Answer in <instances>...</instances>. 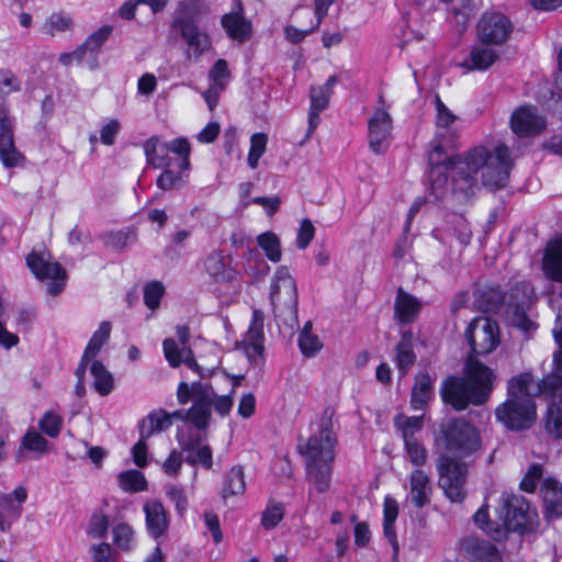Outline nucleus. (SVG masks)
<instances>
[{
  "label": "nucleus",
  "mask_w": 562,
  "mask_h": 562,
  "mask_svg": "<svg viewBox=\"0 0 562 562\" xmlns=\"http://www.w3.org/2000/svg\"><path fill=\"white\" fill-rule=\"evenodd\" d=\"M453 145V140L441 132L430 143L429 182L436 199H441L447 188L469 195L476 186L477 175L482 184L491 190L506 187L513 168L507 146L501 144L493 150L481 146L472 148L464 156H448L447 150Z\"/></svg>",
  "instance_id": "f257e3e1"
},
{
  "label": "nucleus",
  "mask_w": 562,
  "mask_h": 562,
  "mask_svg": "<svg viewBox=\"0 0 562 562\" xmlns=\"http://www.w3.org/2000/svg\"><path fill=\"white\" fill-rule=\"evenodd\" d=\"M560 350L553 355L554 371L540 381L528 372L513 376L507 383V397L495 408V418L507 430L529 429L537 419L535 396L562 400V315L557 316L552 329Z\"/></svg>",
  "instance_id": "f03ea898"
},
{
  "label": "nucleus",
  "mask_w": 562,
  "mask_h": 562,
  "mask_svg": "<svg viewBox=\"0 0 562 562\" xmlns=\"http://www.w3.org/2000/svg\"><path fill=\"white\" fill-rule=\"evenodd\" d=\"M495 375L481 362L470 368L469 379L459 375L447 376L440 385L442 402L454 411L461 412L472 405L485 403L492 392Z\"/></svg>",
  "instance_id": "7ed1b4c3"
},
{
  "label": "nucleus",
  "mask_w": 562,
  "mask_h": 562,
  "mask_svg": "<svg viewBox=\"0 0 562 562\" xmlns=\"http://www.w3.org/2000/svg\"><path fill=\"white\" fill-rule=\"evenodd\" d=\"M435 442L448 453L472 454L481 447L477 428L462 417L442 420L435 430Z\"/></svg>",
  "instance_id": "20e7f679"
},
{
  "label": "nucleus",
  "mask_w": 562,
  "mask_h": 562,
  "mask_svg": "<svg viewBox=\"0 0 562 562\" xmlns=\"http://www.w3.org/2000/svg\"><path fill=\"white\" fill-rule=\"evenodd\" d=\"M212 403L193 401L188 411H183L181 420H189L193 427L178 432V441L187 457H212V449L205 437V428L211 419Z\"/></svg>",
  "instance_id": "39448f33"
},
{
  "label": "nucleus",
  "mask_w": 562,
  "mask_h": 562,
  "mask_svg": "<svg viewBox=\"0 0 562 562\" xmlns=\"http://www.w3.org/2000/svg\"><path fill=\"white\" fill-rule=\"evenodd\" d=\"M270 302L276 318L291 327L299 325L296 283L284 266H280L272 278Z\"/></svg>",
  "instance_id": "423d86ee"
},
{
  "label": "nucleus",
  "mask_w": 562,
  "mask_h": 562,
  "mask_svg": "<svg viewBox=\"0 0 562 562\" xmlns=\"http://www.w3.org/2000/svg\"><path fill=\"white\" fill-rule=\"evenodd\" d=\"M146 161L153 168H165L172 165L169 153L178 156V167L181 171L190 168L191 146L187 138L178 137L164 142L159 136H151L143 144Z\"/></svg>",
  "instance_id": "0eeeda50"
},
{
  "label": "nucleus",
  "mask_w": 562,
  "mask_h": 562,
  "mask_svg": "<svg viewBox=\"0 0 562 562\" xmlns=\"http://www.w3.org/2000/svg\"><path fill=\"white\" fill-rule=\"evenodd\" d=\"M504 516V530L519 533L533 531L538 526V515L529 502L520 495L504 493L501 498Z\"/></svg>",
  "instance_id": "6e6552de"
},
{
  "label": "nucleus",
  "mask_w": 562,
  "mask_h": 562,
  "mask_svg": "<svg viewBox=\"0 0 562 562\" xmlns=\"http://www.w3.org/2000/svg\"><path fill=\"white\" fill-rule=\"evenodd\" d=\"M173 418L182 419L183 409L168 413L159 408L147 414L138 424L139 439L131 449L132 457H147L148 439L169 429Z\"/></svg>",
  "instance_id": "1a4fd4ad"
},
{
  "label": "nucleus",
  "mask_w": 562,
  "mask_h": 562,
  "mask_svg": "<svg viewBox=\"0 0 562 562\" xmlns=\"http://www.w3.org/2000/svg\"><path fill=\"white\" fill-rule=\"evenodd\" d=\"M533 300V289L527 282L517 283L510 289L506 313L510 324L525 333L536 328L533 322L527 315Z\"/></svg>",
  "instance_id": "9d476101"
},
{
  "label": "nucleus",
  "mask_w": 562,
  "mask_h": 562,
  "mask_svg": "<svg viewBox=\"0 0 562 562\" xmlns=\"http://www.w3.org/2000/svg\"><path fill=\"white\" fill-rule=\"evenodd\" d=\"M514 32L512 20L501 12H484L476 24V38L485 45L501 46Z\"/></svg>",
  "instance_id": "9b49d317"
},
{
  "label": "nucleus",
  "mask_w": 562,
  "mask_h": 562,
  "mask_svg": "<svg viewBox=\"0 0 562 562\" xmlns=\"http://www.w3.org/2000/svg\"><path fill=\"white\" fill-rule=\"evenodd\" d=\"M439 486L453 503H461L465 497L464 484L468 467L461 459H440L438 463Z\"/></svg>",
  "instance_id": "f8f14e48"
},
{
  "label": "nucleus",
  "mask_w": 562,
  "mask_h": 562,
  "mask_svg": "<svg viewBox=\"0 0 562 562\" xmlns=\"http://www.w3.org/2000/svg\"><path fill=\"white\" fill-rule=\"evenodd\" d=\"M464 335L472 351L477 356H485L499 345L498 326L487 317H475Z\"/></svg>",
  "instance_id": "ddd939ff"
},
{
  "label": "nucleus",
  "mask_w": 562,
  "mask_h": 562,
  "mask_svg": "<svg viewBox=\"0 0 562 562\" xmlns=\"http://www.w3.org/2000/svg\"><path fill=\"white\" fill-rule=\"evenodd\" d=\"M26 265L38 280H49L47 292L55 296L65 288L67 273L58 262H52L35 251L26 257Z\"/></svg>",
  "instance_id": "4468645a"
},
{
  "label": "nucleus",
  "mask_w": 562,
  "mask_h": 562,
  "mask_svg": "<svg viewBox=\"0 0 562 562\" xmlns=\"http://www.w3.org/2000/svg\"><path fill=\"white\" fill-rule=\"evenodd\" d=\"M392 127L390 113L383 108L375 109L368 121L369 147L374 154L381 155L389 149Z\"/></svg>",
  "instance_id": "2eb2a0df"
},
{
  "label": "nucleus",
  "mask_w": 562,
  "mask_h": 562,
  "mask_svg": "<svg viewBox=\"0 0 562 562\" xmlns=\"http://www.w3.org/2000/svg\"><path fill=\"white\" fill-rule=\"evenodd\" d=\"M337 443L330 419H322L317 432L313 434L305 445L299 443L297 449L305 457H334Z\"/></svg>",
  "instance_id": "dca6fc26"
},
{
  "label": "nucleus",
  "mask_w": 562,
  "mask_h": 562,
  "mask_svg": "<svg viewBox=\"0 0 562 562\" xmlns=\"http://www.w3.org/2000/svg\"><path fill=\"white\" fill-rule=\"evenodd\" d=\"M394 427L401 432L408 457H425L426 450L417 438L424 427V415L398 414L394 417Z\"/></svg>",
  "instance_id": "f3484780"
},
{
  "label": "nucleus",
  "mask_w": 562,
  "mask_h": 562,
  "mask_svg": "<svg viewBox=\"0 0 562 562\" xmlns=\"http://www.w3.org/2000/svg\"><path fill=\"white\" fill-rule=\"evenodd\" d=\"M510 127L520 137L533 136L544 130L546 120L535 106L521 105L513 112Z\"/></svg>",
  "instance_id": "a211bd4d"
},
{
  "label": "nucleus",
  "mask_w": 562,
  "mask_h": 562,
  "mask_svg": "<svg viewBox=\"0 0 562 562\" xmlns=\"http://www.w3.org/2000/svg\"><path fill=\"white\" fill-rule=\"evenodd\" d=\"M180 31V35L187 44L186 57L198 61L202 55L212 46L209 34L201 31L198 24L188 21H181V24L173 25Z\"/></svg>",
  "instance_id": "6ab92c4d"
},
{
  "label": "nucleus",
  "mask_w": 562,
  "mask_h": 562,
  "mask_svg": "<svg viewBox=\"0 0 562 562\" xmlns=\"http://www.w3.org/2000/svg\"><path fill=\"white\" fill-rule=\"evenodd\" d=\"M221 24L227 36L238 43H245L251 36V23L245 18L240 0H234L232 11L222 16Z\"/></svg>",
  "instance_id": "aec40b11"
},
{
  "label": "nucleus",
  "mask_w": 562,
  "mask_h": 562,
  "mask_svg": "<svg viewBox=\"0 0 562 562\" xmlns=\"http://www.w3.org/2000/svg\"><path fill=\"white\" fill-rule=\"evenodd\" d=\"M23 159L14 144L13 125L9 114L0 110V160L5 168H14L20 166Z\"/></svg>",
  "instance_id": "412c9836"
},
{
  "label": "nucleus",
  "mask_w": 562,
  "mask_h": 562,
  "mask_svg": "<svg viewBox=\"0 0 562 562\" xmlns=\"http://www.w3.org/2000/svg\"><path fill=\"white\" fill-rule=\"evenodd\" d=\"M494 45L476 44L471 47L469 55L460 63L467 71H484L492 67L499 58Z\"/></svg>",
  "instance_id": "4be33fe9"
},
{
  "label": "nucleus",
  "mask_w": 562,
  "mask_h": 562,
  "mask_svg": "<svg viewBox=\"0 0 562 562\" xmlns=\"http://www.w3.org/2000/svg\"><path fill=\"white\" fill-rule=\"evenodd\" d=\"M461 551L473 562H501L502 558L494 544L475 537H467L461 541Z\"/></svg>",
  "instance_id": "5701e85b"
},
{
  "label": "nucleus",
  "mask_w": 562,
  "mask_h": 562,
  "mask_svg": "<svg viewBox=\"0 0 562 562\" xmlns=\"http://www.w3.org/2000/svg\"><path fill=\"white\" fill-rule=\"evenodd\" d=\"M435 379L427 372L415 375V383L411 393V407L414 411H425L431 400L435 398Z\"/></svg>",
  "instance_id": "b1692460"
},
{
  "label": "nucleus",
  "mask_w": 562,
  "mask_h": 562,
  "mask_svg": "<svg viewBox=\"0 0 562 562\" xmlns=\"http://www.w3.org/2000/svg\"><path fill=\"white\" fill-rule=\"evenodd\" d=\"M331 459H307L305 464L306 479L318 493L328 490L331 479Z\"/></svg>",
  "instance_id": "393cba45"
},
{
  "label": "nucleus",
  "mask_w": 562,
  "mask_h": 562,
  "mask_svg": "<svg viewBox=\"0 0 562 562\" xmlns=\"http://www.w3.org/2000/svg\"><path fill=\"white\" fill-rule=\"evenodd\" d=\"M544 276L562 283V237L548 243L542 259Z\"/></svg>",
  "instance_id": "a878e982"
},
{
  "label": "nucleus",
  "mask_w": 562,
  "mask_h": 562,
  "mask_svg": "<svg viewBox=\"0 0 562 562\" xmlns=\"http://www.w3.org/2000/svg\"><path fill=\"white\" fill-rule=\"evenodd\" d=\"M143 510L146 518V527L148 532L154 537H160L168 528L169 521L164 505L156 499L147 501Z\"/></svg>",
  "instance_id": "bb28decb"
},
{
  "label": "nucleus",
  "mask_w": 562,
  "mask_h": 562,
  "mask_svg": "<svg viewBox=\"0 0 562 562\" xmlns=\"http://www.w3.org/2000/svg\"><path fill=\"white\" fill-rule=\"evenodd\" d=\"M422 308V303L412 294L405 292L402 288L397 290L394 315L402 324H408L414 321Z\"/></svg>",
  "instance_id": "cd10ccee"
},
{
  "label": "nucleus",
  "mask_w": 562,
  "mask_h": 562,
  "mask_svg": "<svg viewBox=\"0 0 562 562\" xmlns=\"http://www.w3.org/2000/svg\"><path fill=\"white\" fill-rule=\"evenodd\" d=\"M412 503L417 507H425L430 503L432 493L429 476L422 470H415L409 480Z\"/></svg>",
  "instance_id": "c85d7f7f"
},
{
  "label": "nucleus",
  "mask_w": 562,
  "mask_h": 562,
  "mask_svg": "<svg viewBox=\"0 0 562 562\" xmlns=\"http://www.w3.org/2000/svg\"><path fill=\"white\" fill-rule=\"evenodd\" d=\"M396 357L395 364L402 376L414 366L416 361V353L414 351V337L411 330L402 333L401 340L395 348Z\"/></svg>",
  "instance_id": "c756f323"
},
{
  "label": "nucleus",
  "mask_w": 562,
  "mask_h": 562,
  "mask_svg": "<svg viewBox=\"0 0 562 562\" xmlns=\"http://www.w3.org/2000/svg\"><path fill=\"white\" fill-rule=\"evenodd\" d=\"M543 502L548 519L562 517V483L554 479L544 481Z\"/></svg>",
  "instance_id": "7c9ffc66"
},
{
  "label": "nucleus",
  "mask_w": 562,
  "mask_h": 562,
  "mask_svg": "<svg viewBox=\"0 0 562 562\" xmlns=\"http://www.w3.org/2000/svg\"><path fill=\"white\" fill-rule=\"evenodd\" d=\"M113 31L111 25H103L95 32L91 33L83 44L79 47L82 49L85 57L89 55V67L93 68L97 65L98 53L102 45L109 40Z\"/></svg>",
  "instance_id": "2f4dec72"
},
{
  "label": "nucleus",
  "mask_w": 562,
  "mask_h": 562,
  "mask_svg": "<svg viewBox=\"0 0 562 562\" xmlns=\"http://www.w3.org/2000/svg\"><path fill=\"white\" fill-rule=\"evenodd\" d=\"M204 269L214 282H229L233 271L226 267L222 250H213L204 259Z\"/></svg>",
  "instance_id": "473e14b6"
},
{
  "label": "nucleus",
  "mask_w": 562,
  "mask_h": 562,
  "mask_svg": "<svg viewBox=\"0 0 562 562\" xmlns=\"http://www.w3.org/2000/svg\"><path fill=\"white\" fill-rule=\"evenodd\" d=\"M209 11L204 0H186L179 3L173 20V25L181 24V21H188L196 24V19Z\"/></svg>",
  "instance_id": "72a5a7b5"
},
{
  "label": "nucleus",
  "mask_w": 562,
  "mask_h": 562,
  "mask_svg": "<svg viewBox=\"0 0 562 562\" xmlns=\"http://www.w3.org/2000/svg\"><path fill=\"white\" fill-rule=\"evenodd\" d=\"M338 83V77L331 75L326 82L322 86L311 87L310 98L311 108L315 110H325L328 106L329 98L333 93L334 87Z\"/></svg>",
  "instance_id": "f704fd0d"
},
{
  "label": "nucleus",
  "mask_w": 562,
  "mask_h": 562,
  "mask_svg": "<svg viewBox=\"0 0 562 562\" xmlns=\"http://www.w3.org/2000/svg\"><path fill=\"white\" fill-rule=\"evenodd\" d=\"M90 372L93 376V387L102 396L109 395L114 386L113 376L110 371L100 362L92 361Z\"/></svg>",
  "instance_id": "c9c22d12"
},
{
  "label": "nucleus",
  "mask_w": 562,
  "mask_h": 562,
  "mask_svg": "<svg viewBox=\"0 0 562 562\" xmlns=\"http://www.w3.org/2000/svg\"><path fill=\"white\" fill-rule=\"evenodd\" d=\"M22 513V507L12 502L10 494H0V531H7L16 521Z\"/></svg>",
  "instance_id": "e433bc0d"
},
{
  "label": "nucleus",
  "mask_w": 562,
  "mask_h": 562,
  "mask_svg": "<svg viewBox=\"0 0 562 562\" xmlns=\"http://www.w3.org/2000/svg\"><path fill=\"white\" fill-rule=\"evenodd\" d=\"M101 238L106 247L121 250L136 239V232L134 228L125 227L119 231L105 232Z\"/></svg>",
  "instance_id": "4c0bfd02"
},
{
  "label": "nucleus",
  "mask_w": 562,
  "mask_h": 562,
  "mask_svg": "<svg viewBox=\"0 0 562 562\" xmlns=\"http://www.w3.org/2000/svg\"><path fill=\"white\" fill-rule=\"evenodd\" d=\"M21 90V80L9 69H0V110L9 114L5 97Z\"/></svg>",
  "instance_id": "58836bf2"
},
{
  "label": "nucleus",
  "mask_w": 562,
  "mask_h": 562,
  "mask_svg": "<svg viewBox=\"0 0 562 562\" xmlns=\"http://www.w3.org/2000/svg\"><path fill=\"white\" fill-rule=\"evenodd\" d=\"M550 401L547 411L546 428L549 434L557 438H562V407L555 404V401L562 404L559 397H546Z\"/></svg>",
  "instance_id": "ea45409f"
},
{
  "label": "nucleus",
  "mask_w": 562,
  "mask_h": 562,
  "mask_svg": "<svg viewBox=\"0 0 562 562\" xmlns=\"http://www.w3.org/2000/svg\"><path fill=\"white\" fill-rule=\"evenodd\" d=\"M245 491L244 470L240 465L233 467L226 476L222 490L223 498L243 494Z\"/></svg>",
  "instance_id": "a19ab883"
},
{
  "label": "nucleus",
  "mask_w": 562,
  "mask_h": 562,
  "mask_svg": "<svg viewBox=\"0 0 562 562\" xmlns=\"http://www.w3.org/2000/svg\"><path fill=\"white\" fill-rule=\"evenodd\" d=\"M111 328L110 322H102L99 325V328L92 334L83 353L94 358L100 352L103 345L109 340Z\"/></svg>",
  "instance_id": "79ce46f5"
},
{
  "label": "nucleus",
  "mask_w": 562,
  "mask_h": 562,
  "mask_svg": "<svg viewBox=\"0 0 562 562\" xmlns=\"http://www.w3.org/2000/svg\"><path fill=\"white\" fill-rule=\"evenodd\" d=\"M258 245L272 262L281 260V245L279 237L272 232H266L257 237Z\"/></svg>",
  "instance_id": "37998d69"
},
{
  "label": "nucleus",
  "mask_w": 562,
  "mask_h": 562,
  "mask_svg": "<svg viewBox=\"0 0 562 562\" xmlns=\"http://www.w3.org/2000/svg\"><path fill=\"white\" fill-rule=\"evenodd\" d=\"M120 486L124 491L139 492L146 490L147 482L142 472L137 470H128L121 472L119 475Z\"/></svg>",
  "instance_id": "c03bdc74"
},
{
  "label": "nucleus",
  "mask_w": 562,
  "mask_h": 562,
  "mask_svg": "<svg viewBox=\"0 0 562 562\" xmlns=\"http://www.w3.org/2000/svg\"><path fill=\"white\" fill-rule=\"evenodd\" d=\"M268 136L265 133H255L250 137V148L248 153V166L251 169L257 168L259 159L266 151Z\"/></svg>",
  "instance_id": "a18cd8bd"
},
{
  "label": "nucleus",
  "mask_w": 562,
  "mask_h": 562,
  "mask_svg": "<svg viewBox=\"0 0 562 562\" xmlns=\"http://www.w3.org/2000/svg\"><path fill=\"white\" fill-rule=\"evenodd\" d=\"M505 296L497 289L483 291L477 300L479 307L485 312H498L504 304Z\"/></svg>",
  "instance_id": "49530a36"
},
{
  "label": "nucleus",
  "mask_w": 562,
  "mask_h": 562,
  "mask_svg": "<svg viewBox=\"0 0 562 562\" xmlns=\"http://www.w3.org/2000/svg\"><path fill=\"white\" fill-rule=\"evenodd\" d=\"M285 509L281 503H273L261 514V525L266 530L274 529L284 518Z\"/></svg>",
  "instance_id": "de8ad7c7"
},
{
  "label": "nucleus",
  "mask_w": 562,
  "mask_h": 562,
  "mask_svg": "<svg viewBox=\"0 0 562 562\" xmlns=\"http://www.w3.org/2000/svg\"><path fill=\"white\" fill-rule=\"evenodd\" d=\"M297 345L303 356L307 358L314 357L323 348L318 336L306 331L299 333Z\"/></svg>",
  "instance_id": "09e8293b"
},
{
  "label": "nucleus",
  "mask_w": 562,
  "mask_h": 562,
  "mask_svg": "<svg viewBox=\"0 0 562 562\" xmlns=\"http://www.w3.org/2000/svg\"><path fill=\"white\" fill-rule=\"evenodd\" d=\"M113 541L122 550H131L134 543V531L132 527L125 522L114 525L112 529Z\"/></svg>",
  "instance_id": "8fccbe9b"
},
{
  "label": "nucleus",
  "mask_w": 562,
  "mask_h": 562,
  "mask_svg": "<svg viewBox=\"0 0 562 562\" xmlns=\"http://www.w3.org/2000/svg\"><path fill=\"white\" fill-rule=\"evenodd\" d=\"M263 323L265 315L260 310H254L251 322L248 327L246 337L244 341H255V342H263L265 333H263Z\"/></svg>",
  "instance_id": "3c124183"
},
{
  "label": "nucleus",
  "mask_w": 562,
  "mask_h": 562,
  "mask_svg": "<svg viewBox=\"0 0 562 562\" xmlns=\"http://www.w3.org/2000/svg\"><path fill=\"white\" fill-rule=\"evenodd\" d=\"M47 440L35 429H30L21 440L20 449L32 452L44 453L46 451Z\"/></svg>",
  "instance_id": "603ef678"
},
{
  "label": "nucleus",
  "mask_w": 562,
  "mask_h": 562,
  "mask_svg": "<svg viewBox=\"0 0 562 562\" xmlns=\"http://www.w3.org/2000/svg\"><path fill=\"white\" fill-rule=\"evenodd\" d=\"M165 294V286L159 281H151L144 288V303L149 310H156L162 295Z\"/></svg>",
  "instance_id": "864d4df0"
},
{
  "label": "nucleus",
  "mask_w": 562,
  "mask_h": 562,
  "mask_svg": "<svg viewBox=\"0 0 562 562\" xmlns=\"http://www.w3.org/2000/svg\"><path fill=\"white\" fill-rule=\"evenodd\" d=\"M451 229L461 246L465 247L471 243L472 231L469 222L463 216L457 215L453 217Z\"/></svg>",
  "instance_id": "5fc2aeb1"
},
{
  "label": "nucleus",
  "mask_w": 562,
  "mask_h": 562,
  "mask_svg": "<svg viewBox=\"0 0 562 562\" xmlns=\"http://www.w3.org/2000/svg\"><path fill=\"white\" fill-rule=\"evenodd\" d=\"M61 425V417L53 412L45 413L38 423L41 430L52 438L59 435Z\"/></svg>",
  "instance_id": "6e6d98bb"
},
{
  "label": "nucleus",
  "mask_w": 562,
  "mask_h": 562,
  "mask_svg": "<svg viewBox=\"0 0 562 562\" xmlns=\"http://www.w3.org/2000/svg\"><path fill=\"white\" fill-rule=\"evenodd\" d=\"M109 525V518L103 513L94 512L89 520L88 535L92 538H103L108 532Z\"/></svg>",
  "instance_id": "4d7b16f0"
},
{
  "label": "nucleus",
  "mask_w": 562,
  "mask_h": 562,
  "mask_svg": "<svg viewBox=\"0 0 562 562\" xmlns=\"http://www.w3.org/2000/svg\"><path fill=\"white\" fill-rule=\"evenodd\" d=\"M231 77V72L228 70V64L225 59H217L213 67L210 70V78L213 81V86L218 87V89L224 90L226 80Z\"/></svg>",
  "instance_id": "13d9d810"
},
{
  "label": "nucleus",
  "mask_w": 562,
  "mask_h": 562,
  "mask_svg": "<svg viewBox=\"0 0 562 562\" xmlns=\"http://www.w3.org/2000/svg\"><path fill=\"white\" fill-rule=\"evenodd\" d=\"M71 23L72 21L69 16L60 13H54L47 19L44 29L48 35L54 36L56 32H64L68 30L71 26Z\"/></svg>",
  "instance_id": "bf43d9fd"
},
{
  "label": "nucleus",
  "mask_w": 562,
  "mask_h": 562,
  "mask_svg": "<svg viewBox=\"0 0 562 562\" xmlns=\"http://www.w3.org/2000/svg\"><path fill=\"white\" fill-rule=\"evenodd\" d=\"M436 125L438 128L448 130L451 124L454 123L457 116L447 108V105L441 101V99L436 97Z\"/></svg>",
  "instance_id": "052dcab7"
},
{
  "label": "nucleus",
  "mask_w": 562,
  "mask_h": 562,
  "mask_svg": "<svg viewBox=\"0 0 562 562\" xmlns=\"http://www.w3.org/2000/svg\"><path fill=\"white\" fill-rule=\"evenodd\" d=\"M162 348L165 357L172 368H177L182 363L183 350H180L172 338H166L162 342Z\"/></svg>",
  "instance_id": "680f3d73"
},
{
  "label": "nucleus",
  "mask_w": 562,
  "mask_h": 562,
  "mask_svg": "<svg viewBox=\"0 0 562 562\" xmlns=\"http://www.w3.org/2000/svg\"><path fill=\"white\" fill-rule=\"evenodd\" d=\"M474 522L481 527L482 529H484L494 540H499L504 535H505V530L503 527H497L495 529H492L488 525V514H487V510L486 509H483V508H480L475 514H474Z\"/></svg>",
  "instance_id": "e2e57ef3"
},
{
  "label": "nucleus",
  "mask_w": 562,
  "mask_h": 562,
  "mask_svg": "<svg viewBox=\"0 0 562 562\" xmlns=\"http://www.w3.org/2000/svg\"><path fill=\"white\" fill-rule=\"evenodd\" d=\"M166 494L175 504L178 514L183 515L188 508V498L184 491L176 485H169L166 487Z\"/></svg>",
  "instance_id": "0e129e2a"
},
{
  "label": "nucleus",
  "mask_w": 562,
  "mask_h": 562,
  "mask_svg": "<svg viewBox=\"0 0 562 562\" xmlns=\"http://www.w3.org/2000/svg\"><path fill=\"white\" fill-rule=\"evenodd\" d=\"M121 131V123L116 119H111L100 130V140L103 145L114 144L117 134Z\"/></svg>",
  "instance_id": "69168bd1"
},
{
  "label": "nucleus",
  "mask_w": 562,
  "mask_h": 562,
  "mask_svg": "<svg viewBox=\"0 0 562 562\" xmlns=\"http://www.w3.org/2000/svg\"><path fill=\"white\" fill-rule=\"evenodd\" d=\"M182 172L173 171L167 167L157 179V187L164 191L171 190L178 183L182 182Z\"/></svg>",
  "instance_id": "338daca9"
},
{
  "label": "nucleus",
  "mask_w": 562,
  "mask_h": 562,
  "mask_svg": "<svg viewBox=\"0 0 562 562\" xmlns=\"http://www.w3.org/2000/svg\"><path fill=\"white\" fill-rule=\"evenodd\" d=\"M315 228L308 218H304L301 224L296 236V246L300 249H305L314 238Z\"/></svg>",
  "instance_id": "774afa93"
}]
</instances>
